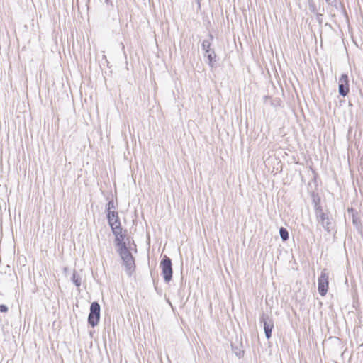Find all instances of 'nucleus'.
<instances>
[{"label": "nucleus", "instance_id": "nucleus-4", "mask_svg": "<svg viewBox=\"0 0 363 363\" xmlns=\"http://www.w3.org/2000/svg\"><path fill=\"white\" fill-rule=\"evenodd\" d=\"M260 322L263 323L264 333L267 339H269L272 336V332L274 328L273 320L267 314L262 313L260 317Z\"/></svg>", "mask_w": 363, "mask_h": 363}, {"label": "nucleus", "instance_id": "nucleus-2", "mask_svg": "<svg viewBox=\"0 0 363 363\" xmlns=\"http://www.w3.org/2000/svg\"><path fill=\"white\" fill-rule=\"evenodd\" d=\"M160 267L162 268V274L166 283H169L172 278V261L167 256H164L161 262Z\"/></svg>", "mask_w": 363, "mask_h": 363}, {"label": "nucleus", "instance_id": "nucleus-9", "mask_svg": "<svg viewBox=\"0 0 363 363\" xmlns=\"http://www.w3.org/2000/svg\"><path fill=\"white\" fill-rule=\"evenodd\" d=\"M213 40V35L211 34H209L208 38L205 39L203 40L201 43L202 49L205 52H209L211 51V41Z\"/></svg>", "mask_w": 363, "mask_h": 363}, {"label": "nucleus", "instance_id": "nucleus-22", "mask_svg": "<svg viewBox=\"0 0 363 363\" xmlns=\"http://www.w3.org/2000/svg\"><path fill=\"white\" fill-rule=\"evenodd\" d=\"M212 51H214V50H213V49H211V51H209V52H205V53H206V56L207 55L211 54V52H212Z\"/></svg>", "mask_w": 363, "mask_h": 363}, {"label": "nucleus", "instance_id": "nucleus-23", "mask_svg": "<svg viewBox=\"0 0 363 363\" xmlns=\"http://www.w3.org/2000/svg\"><path fill=\"white\" fill-rule=\"evenodd\" d=\"M196 2H197V4H198L199 7H200V4H200V1H201V0H196Z\"/></svg>", "mask_w": 363, "mask_h": 363}, {"label": "nucleus", "instance_id": "nucleus-18", "mask_svg": "<svg viewBox=\"0 0 363 363\" xmlns=\"http://www.w3.org/2000/svg\"><path fill=\"white\" fill-rule=\"evenodd\" d=\"M115 208L116 206L113 200L109 201L106 208L107 213L109 212V211H112V209H114Z\"/></svg>", "mask_w": 363, "mask_h": 363}, {"label": "nucleus", "instance_id": "nucleus-8", "mask_svg": "<svg viewBox=\"0 0 363 363\" xmlns=\"http://www.w3.org/2000/svg\"><path fill=\"white\" fill-rule=\"evenodd\" d=\"M113 233L116 236L115 242L116 245L118 247V249H123V246L127 247L126 242H124L125 236L122 233V231Z\"/></svg>", "mask_w": 363, "mask_h": 363}, {"label": "nucleus", "instance_id": "nucleus-20", "mask_svg": "<svg viewBox=\"0 0 363 363\" xmlns=\"http://www.w3.org/2000/svg\"><path fill=\"white\" fill-rule=\"evenodd\" d=\"M325 1L330 5H334L336 3V0H325Z\"/></svg>", "mask_w": 363, "mask_h": 363}, {"label": "nucleus", "instance_id": "nucleus-15", "mask_svg": "<svg viewBox=\"0 0 363 363\" xmlns=\"http://www.w3.org/2000/svg\"><path fill=\"white\" fill-rule=\"evenodd\" d=\"M216 53L214 51L211 52V54L207 55L206 57L208 60V65L210 67H213V63L216 62Z\"/></svg>", "mask_w": 363, "mask_h": 363}, {"label": "nucleus", "instance_id": "nucleus-17", "mask_svg": "<svg viewBox=\"0 0 363 363\" xmlns=\"http://www.w3.org/2000/svg\"><path fill=\"white\" fill-rule=\"evenodd\" d=\"M313 203L314 206V208L316 206H320V199L318 196H315L314 194L313 195Z\"/></svg>", "mask_w": 363, "mask_h": 363}, {"label": "nucleus", "instance_id": "nucleus-12", "mask_svg": "<svg viewBox=\"0 0 363 363\" xmlns=\"http://www.w3.org/2000/svg\"><path fill=\"white\" fill-rule=\"evenodd\" d=\"M107 218L108 224L116 220V219H119L118 212L115 211H109V212L107 213Z\"/></svg>", "mask_w": 363, "mask_h": 363}, {"label": "nucleus", "instance_id": "nucleus-3", "mask_svg": "<svg viewBox=\"0 0 363 363\" xmlns=\"http://www.w3.org/2000/svg\"><path fill=\"white\" fill-rule=\"evenodd\" d=\"M100 305L94 301L91 303L90 306V312L88 316V323L91 327H95L98 325L100 320Z\"/></svg>", "mask_w": 363, "mask_h": 363}, {"label": "nucleus", "instance_id": "nucleus-6", "mask_svg": "<svg viewBox=\"0 0 363 363\" xmlns=\"http://www.w3.org/2000/svg\"><path fill=\"white\" fill-rule=\"evenodd\" d=\"M349 78L347 74H342L339 79L338 92L340 95L346 96L349 93Z\"/></svg>", "mask_w": 363, "mask_h": 363}, {"label": "nucleus", "instance_id": "nucleus-19", "mask_svg": "<svg viewBox=\"0 0 363 363\" xmlns=\"http://www.w3.org/2000/svg\"><path fill=\"white\" fill-rule=\"evenodd\" d=\"M8 311V307L4 304L0 305V312L1 313H6Z\"/></svg>", "mask_w": 363, "mask_h": 363}, {"label": "nucleus", "instance_id": "nucleus-14", "mask_svg": "<svg viewBox=\"0 0 363 363\" xmlns=\"http://www.w3.org/2000/svg\"><path fill=\"white\" fill-rule=\"evenodd\" d=\"M232 350L234 354L238 357L241 358L244 355V350L238 347H235L232 345Z\"/></svg>", "mask_w": 363, "mask_h": 363}, {"label": "nucleus", "instance_id": "nucleus-13", "mask_svg": "<svg viewBox=\"0 0 363 363\" xmlns=\"http://www.w3.org/2000/svg\"><path fill=\"white\" fill-rule=\"evenodd\" d=\"M279 235H280V237H281V238L282 239L283 241H286L289 238V232L284 227L280 228V229H279Z\"/></svg>", "mask_w": 363, "mask_h": 363}, {"label": "nucleus", "instance_id": "nucleus-1", "mask_svg": "<svg viewBox=\"0 0 363 363\" xmlns=\"http://www.w3.org/2000/svg\"><path fill=\"white\" fill-rule=\"evenodd\" d=\"M118 252L123 260V265L125 267L128 274L130 275L132 271L135 269L134 258L128 247L123 246V249H118Z\"/></svg>", "mask_w": 363, "mask_h": 363}, {"label": "nucleus", "instance_id": "nucleus-7", "mask_svg": "<svg viewBox=\"0 0 363 363\" xmlns=\"http://www.w3.org/2000/svg\"><path fill=\"white\" fill-rule=\"evenodd\" d=\"M317 222L328 232L331 233L333 230V223L328 213L316 218Z\"/></svg>", "mask_w": 363, "mask_h": 363}, {"label": "nucleus", "instance_id": "nucleus-16", "mask_svg": "<svg viewBox=\"0 0 363 363\" xmlns=\"http://www.w3.org/2000/svg\"><path fill=\"white\" fill-rule=\"evenodd\" d=\"M314 210H315V215L316 218L326 214V213L323 212V208L321 206H316V208H315Z\"/></svg>", "mask_w": 363, "mask_h": 363}, {"label": "nucleus", "instance_id": "nucleus-10", "mask_svg": "<svg viewBox=\"0 0 363 363\" xmlns=\"http://www.w3.org/2000/svg\"><path fill=\"white\" fill-rule=\"evenodd\" d=\"M112 232L113 233H117L119 231H122V228L121 225V221L119 219H116L113 222L109 224Z\"/></svg>", "mask_w": 363, "mask_h": 363}, {"label": "nucleus", "instance_id": "nucleus-11", "mask_svg": "<svg viewBox=\"0 0 363 363\" xmlns=\"http://www.w3.org/2000/svg\"><path fill=\"white\" fill-rule=\"evenodd\" d=\"M72 281L77 287L79 288L81 286L82 277L75 270L73 272Z\"/></svg>", "mask_w": 363, "mask_h": 363}, {"label": "nucleus", "instance_id": "nucleus-5", "mask_svg": "<svg viewBox=\"0 0 363 363\" xmlns=\"http://www.w3.org/2000/svg\"><path fill=\"white\" fill-rule=\"evenodd\" d=\"M328 275L325 272V270H323L321 272L320 277L318 278V292L321 296H325L328 292Z\"/></svg>", "mask_w": 363, "mask_h": 363}, {"label": "nucleus", "instance_id": "nucleus-21", "mask_svg": "<svg viewBox=\"0 0 363 363\" xmlns=\"http://www.w3.org/2000/svg\"><path fill=\"white\" fill-rule=\"evenodd\" d=\"M101 1H104L107 5L111 4L110 0H100Z\"/></svg>", "mask_w": 363, "mask_h": 363}]
</instances>
